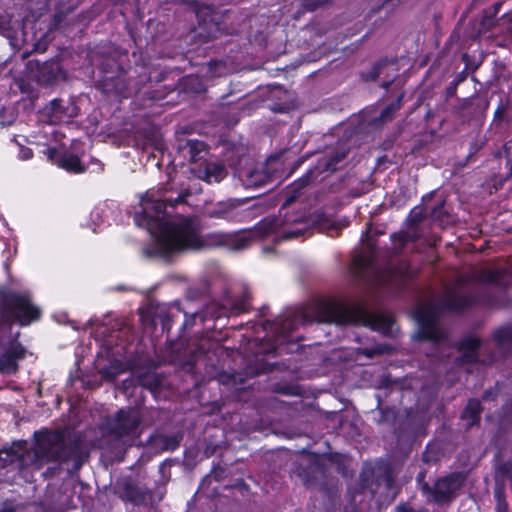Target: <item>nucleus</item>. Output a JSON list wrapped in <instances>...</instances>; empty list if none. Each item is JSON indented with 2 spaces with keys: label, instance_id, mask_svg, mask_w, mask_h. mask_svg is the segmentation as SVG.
<instances>
[{
  "label": "nucleus",
  "instance_id": "obj_1",
  "mask_svg": "<svg viewBox=\"0 0 512 512\" xmlns=\"http://www.w3.org/2000/svg\"><path fill=\"white\" fill-rule=\"evenodd\" d=\"M189 193L176 198H166L157 192L148 191L140 201L141 210L135 212L137 226L144 227L154 237L151 246L143 248L146 257H161L170 261L173 255L202 247V226L197 217L178 216L168 220L166 207L184 203Z\"/></svg>",
  "mask_w": 512,
  "mask_h": 512
},
{
  "label": "nucleus",
  "instance_id": "obj_2",
  "mask_svg": "<svg viewBox=\"0 0 512 512\" xmlns=\"http://www.w3.org/2000/svg\"><path fill=\"white\" fill-rule=\"evenodd\" d=\"M35 447L30 449L26 443L12 447V456L21 468L40 469L45 463H54L49 469L52 474L66 471L69 475L78 472L89 458V451L82 440L75 434L62 431H36Z\"/></svg>",
  "mask_w": 512,
  "mask_h": 512
},
{
  "label": "nucleus",
  "instance_id": "obj_3",
  "mask_svg": "<svg viewBox=\"0 0 512 512\" xmlns=\"http://www.w3.org/2000/svg\"><path fill=\"white\" fill-rule=\"evenodd\" d=\"M0 373L14 374L17 361L24 358L25 348L18 342L19 332L12 333L13 321L30 324L40 318V309L31 303L28 293L0 289Z\"/></svg>",
  "mask_w": 512,
  "mask_h": 512
},
{
  "label": "nucleus",
  "instance_id": "obj_4",
  "mask_svg": "<svg viewBox=\"0 0 512 512\" xmlns=\"http://www.w3.org/2000/svg\"><path fill=\"white\" fill-rule=\"evenodd\" d=\"M477 301L471 294H463L457 290H447L443 298L437 304L427 303L418 307L415 311V319L418 322V337L432 342L434 345L446 344L447 336L444 329L438 323L439 313L442 311H460Z\"/></svg>",
  "mask_w": 512,
  "mask_h": 512
},
{
  "label": "nucleus",
  "instance_id": "obj_5",
  "mask_svg": "<svg viewBox=\"0 0 512 512\" xmlns=\"http://www.w3.org/2000/svg\"><path fill=\"white\" fill-rule=\"evenodd\" d=\"M308 232V224L292 214H280L264 218L253 229L244 231L238 235H219L222 243H230L233 250L246 248L251 240L265 238L275 235V239L292 240L298 239Z\"/></svg>",
  "mask_w": 512,
  "mask_h": 512
},
{
  "label": "nucleus",
  "instance_id": "obj_6",
  "mask_svg": "<svg viewBox=\"0 0 512 512\" xmlns=\"http://www.w3.org/2000/svg\"><path fill=\"white\" fill-rule=\"evenodd\" d=\"M321 321L337 325H365L384 335L392 334L394 321L384 315L373 314L364 308H349L343 303L331 302L322 308Z\"/></svg>",
  "mask_w": 512,
  "mask_h": 512
},
{
  "label": "nucleus",
  "instance_id": "obj_7",
  "mask_svg": "<svg viewBox=\"0 0 512 512\" xmlns=\"http://www.w3.org/2000/svg\"><path fill=\"white\" fill-rule=\"evenodd\" d=\"M140 423L141 417L136 409H120L105 419L102 430L113 441V448L120 450L139 435Z\"/></svg>",
  "mask_w": 512,
  "mask_h": 512
},
{
  "label": "nucleus",
  "instance_id": "obj_8",
  "mask_svg": "<svg viewBox=\"0 0 512 512\" xmlns=\"http://www.w3.org/2000/svg\"><path fill=\"white\" fill-rule=\"evenodd\" d=\"M349 154V148L345 144H340L332 150L326 152L317 161L314 171H310L305 177L301 178L293 185V195L286 199V204L291 203L296 198L300 189L304 188L314 177L315 174L333 173L342 168L344 161Z\"/></svg>",
  "mask_w": 512,
  "mask_h": 512
},
{
  "label": "nucleus",
  "instance_id": "obj_9",
  "mask_svg": "<svg viewBox=\"0 0 512 512\" xmlns=\"http://www.w3.org/2000/svg\"><path fill=\"white\" fill-rule=\"evenodd\" d=\"M305 317L302 314L295 313L284 318H278L274 321L267 320L262 324L266 332L265 338L269 341L265 353H272L277 350L278 344L283 342L300 323H304Z\"/></svg>",
  "mask_w": 512,
  "mask_h": 512
},
{
  "label": "nucleus",
  "instance_id": "obj_10",
  "mask_svg": "<svg viewBox=\"0 0 512 512\" xmlns=\"http://www.w3.org/2000/svg\"><path fill=\"white\" fill-rule=\"evenodd\" d=\"M248 296L244 295L242 298L235 301H228L227 304H219V303H211L206 307V309L202 312H193L188 315L185 312V321L183 322L181 328H186L187 326H192L196 318H200L201 321H205L208 317L219 319L221 317H226L233 314H240L245 312L247 309Z\"/></svg>",
  "mask_w": 512,
  "mask_h": 512
},
{
  "label": "nucleus",
  "instance_id": "obj_11",
  "mask_svg": "<svg viewBox=\"0 0 512 512\" xmlns=\"http://www.w3.org/2000/svg\"><path fill=\"white\" fill-rule=\"evenodd\" d=\"M425 219L426 215L423 208H415L410 212L407 218L408 230L406 232L394 233L391 235L395 254L400 253L407 242H414L426 236L423 229V222Z\"/></svg>",
  "mask_w": 512,
  "mask_h": 512
},
{
  "label": "nucleus",
  "instance_id": "obj_12",
  "mask_svg": "<svg viewBox=\"0 0 512 512\" xmlns=\"http://www.w3.org/2000/svg\"><path fill=\"white\" fill-rule=\"evenodd\" d=\"M465 481L466 475L463 472L448 474L434 483L427 499L436 503L449 502L456 496Z\"/></svg>",
  "mask_w": 512,
  "mask_h": 512
},
{
  "label": "nucleus",
  "instance_id": "obj_13",
  "mask_svg": "<svg viewBox=\"0 0 512 512\" xmlns=\"http://www.w3.org/2000/svg\"><path fill=\"white\" fill-rule=\"evenodd\" d=\"M489 106V101L482 96L459 99L453 112L463 121L482 117Z\"/></svg>",
  "mask_w": 512,
  "mask_h": 512
},
{
  "label": "nucleus",
  "instance_id": "obj_14",
  "mask_svg": "<svg viewBox=\"0 0 512 512\" xmlns=\"http://www.w3.org/2000/svg\"><path fill=\"white\" fill-rule=\"evenodd\" d=\"M238 177L245 188H260L271 183L273 175L264 165H257L239 171Z\"/></svg>",
  "mask_w": 512,
  "mask_h": 512
},
{
  "label": "nucleus",
  "instance_id": "obj_15",
  "mask_svg": "<svg viewBox=\"0 0 512 512\" xmlns=\"http://www.w3.org/2000/svg\"><path fill=\"white\" fill-rule=\"evenodd\" d=\"M196 178L209 184L221 182L228 174L226 166L218 161L205 160L197 167L192 168Z\"/></svg>",
  "mask_w": 512,
  "mask_h": 512
},
{
  "label": "nucleus",
  "instance_id": "obj_16",
  "mask_svg": "<svg viewBox=\"0 0 512 512\" xmlns=\"http://www.w3.org/2000/svg\"><path fill=\"white\" fill-rule=\"evenodd\" d=\"M397 77L398 69L396 67V62L385 59L376 63L365 79L371 81L381 80V87L388 89Z\"/></svg>",
  "mask_w": 512,
  "mask_h": 512
},
{
  "label": "nucleus",
  "instance_id": "obj_17",
  "mask_svg": "<svg viewBox=\"0 0 512 512\" xmlns=\"http://www.w3.org/2000/svg\"><path fill=\"white\" fill-rule=\"evenodd\" d=\"M115 493L124 501L135 505H141L146 502V491L128 479H122L115 485Z\"/></svg>",
  "mask_w": 512,
  "mask_h": 512
},
{
  "label": "nucleus",
  "instance_id": "obj_18",
  "mask_svg": "<svg viewBox=\"0 0 512 512\" xmlns=\"http://www.w3.org/2000/svg\"><path fill=\"white\" fill-rule=\"evenodd\" d=\"M481 349V342L476 337H467L463 339L458 348V355L456 356V363L459 366L465 364H472L479 361V352Z\"/></svg>",
  "mask_w": 512,
  "mask_h": 512
},
{
  "label": "nucleus",
  "instance_id": "obj_19",
  "mask_svg": "<svg viewBox=\"0 0 512 512\" xmlns=\"http://www.w3.org/2000/svg\"><path fill=\"white\" fill-rule=\"evenodd\" d=\"M241 201L237 199H228L220 201L205 210V214L210 218L233 220L238 216V207Z\"/></svg>",
  "mask_w": 512,
  "mask_h": 512
},
{
  "label": "nucleus",
  "instance_id": "obj_20",
  "mask_svg": "<svg viewBox=\"0 0 512 512\" xmlns=\"http://www.w3.org/2000/svg\"><path fill=\"white\" fill-rule=\"evenodd\" d=\"M60 64L56 60L45 61L42 64L37 63L36 79L39 84L50 85L59 79H64Z\"/></svg>",
  "mask_w": 512,
  "mask_h": 512
},
{
  "label": "nucleus",
  "instance_id": "obj_21",
  "mask_svg": "<svg viewBox=\"0 0 512 512\" xmlns=\"http://www.w3.org/2000/svg\"><path fill=\"white\" fill-rule=\"evenodd\" d=\"M178 150L183 158L191 163L204 162L206 160V145L197 139H190L180 143Z\"/></svg>",
  "mask_w": 512,
  "mask_h": 512
},
{
  "label": "nucleus",
  "instance_id": "obj_22",
  "mask_svg": "<svg viewBox=\"0 0 512 512\" xmlns=\"http://www.w3.org/2000/svg\"><path fill=\"white\" fill-rule=\"evenodd\" d=\"M47 154L55 164L68 172L83 173L86 170L79 157L72 153H64L62 155H58L55 149L49 148L47 150Z\"/></svg>",
  "mask_w": 512,
  "mask_h": 512
},
{
  "label": "nucleus",
  "instance_id": "obj_23",
  "mask_svg": "<svg viewBox=\"0 0 512 512\" xmlns=\"http://www.w3.org/2000/svg\"><path fill=\"white\" fill-rule=\"evenodd\" d=\"M352 273L359 280H366L369 273L378 274L376 268L373 251L369 254H358L353 258L351 265Z\"/></svg>",
  "mask_w": 512,
  "mask_h": 512
},
{
  "label": "nucleus",
  "instance_id": "obj_24",
  "mask_svg": "<svg viewBox=\"0 0 512 512\" xmlns=\"http://www.w3.org/2000/svg\"><path fill=\"white\" fill-rule=\"evenodd\" d=\"M183 434L177 432L172 435L156 434L150 438V445L157 450L161 451H174L182 441Z\"/></svg>",
  "mask_w": 512,
  "mask_h": 512
},
{
  "label": "nucleus",
  "instance_id": "obj_25",
  "mask_svg": "<svg viewBox=\"0 0 512 512\" xmlns=\"http://www.w3.org/2000/svg\"><path fill=\"white\" fill-rule=\"evenodd\" d=\"M206 342L199 344L196 348H185L183 352H178L174 357L175 361H178L183 367L191 368L195 362L204 356L208 350L206 348Z\"/></svg>",
  "mask_w": 512,
  "mask_h": 512
},
{
  "label": "nucleus",
  "instance_id": "obj_26",
  "mask_svg": "<svg viewBox=\"0 0 512 512\" xmlns=\"http://www.w3.org/2000/svg\"><path fill=\"white\" fill-rule=\"evenodd\" d=\"M402 99L403 94L398 95L397 99L385 107L378 117L369 120V125L377 128L382 126L384 123L391 121L394 118L396 111L400 109Z\"/></svg>",
  "mask_w": 512,
  "mask_h": 512
},
{
  "label": "nucleus",
  "instance_id": "obj_27",
  "mask_svg": "<svg viewBox=\"0 0 512 512\" xmlns=\"http://www.w3.org/2000/svg\"><path fill=\"white\" fill-rule=\"evenodd\" d=\"M494 340L503 356L512 354V327L506 326L498 329L494 334Z\"/></svg>",
  "mask_w": 512,
  "mask_h": 512
},
{
  "label": "nucleus",
  "instance_id": "obj_28",
  "mask_svg": "<svg viewBox=\"0 0 512 512\" xmlns=\"http://www.w3.org/2000/svg\"><path fill=\"white\" fill-rule=\"evenodd\" d=\"M482 406L479 400L471 399L462 414V419L466 422V428H471L480 421Z\"/></svg>",
  "mask_w": 512,
  "mask_h": 512
},
{
  "label": "nucleus",
  "instance_id": "obj_29",
  "mask_svg": "<svg viewBox=\"0 0 512 512\" xmlns=\"http://www.w3.org/2000/svg\"><path fill=\"white\" fill-rule=\"evenodd\" d=\"M429 219L440 228H444L454 222V217L445 209L444 202H440L431 209Z\"/></svg>",
  "mask_w": 512,
  "mask_h": 512
},
{
  "label": "nucleus",
  "instance_id": "obj_30",
  "mask_svg": "<svg viewBox=\"0 0 512 512\" xmlns=\"http://www.w3.org/2000/svg\"><path fill=\"white\" fill-rule=\"evenodd\" d=\"M315 222L322 231H326L331 237L337 236L338 232L347 226V222L339 223L326 214L317 215Z\"/></svg>",
  "mask_w": 512,
  "mask_h": 512
},
{
  "label": "nucleus",
  "instance_id": "obj_31",
  "mask_svg": "<svg viewBox=\"0 0 512 512\" xmlns=\"http://www.w3.org/2000/svg\"><path fill=\"white\" fill-rule=\"evenodd\" d=\"M125 364L118 359L109 361V364L100 368L99 373L103 381L113 382L123 372H125Z\"/></svg>",
  "mask_w": 512,
  "mask_h": 512
},
{
  "label": "nucleus",
  "instance_id": "obj_32",
  "mask_svg": "<svg viewBox=\"0 0 512 512\" xmlns=\"http://www.w3.org/2000/svg\"><path fill=\"white\" fill-rule=\"evenodd\" d=\"M192 4V9L196 15L200 18L203 17V21H209L216 25L217 29H220L219 17L214 13L213 8L210 5H204L205 2H189Z\"/></svg>",
  "mask_w": 512,
  "mask_h": 512
},
{
  "label": "nucleus",
  "instance_id": "obj_33",
  "mask_svg": "<svg viewBox=\"0 0 512 512\" xmlns=\"http://www.w3.org/2000/svg\"><path fill=\"white\" fill-rule=\"evenodd\" d=\"M136 382L151 393H156L162 385L163 378L154 372H148L140 375Z\"/></svg>",
  "mask_w": 512,
  "mask_h": 512
},
{
  "label": "nucleus",
  "instance_id": "obj_34",
  "mask_svg": "<svg viewBox=\"0 0 512 512\" xmlns=\"http://www.w3.org/2000/svg\"><path fill=\"white\" fill-rule=\"evenodd\" d=\"M173 309H175L178 313L181 312L179 305L174 304L169 309H160L157 313V317L161 320L162 329L164 331H170L171 324L174 321V318L176 317V315L172 313Z\"/></svg>",
  "mask_w": 512,
  "mask_h": 512
},
{
  "label": "nucleus",
  "instance_id": "obj_35",
  "mask_svg": "<svg viewBox=\"0 0 512 512\" xmlns=\"http://www.w3.org/2000/svg\"><path fill=\"white\" fill-rule=\"evenodd\" d=\"M46 112L51 116L53 121H60L66 115L63 102L60 99H53L46 107Z\"/></svg>",
  "mask_w": 512,
  "mask_h": 512
},
{
  "label": "nucleus",
  "instance_id": "obj_36",
  "mask_svg": "<svg viewBox=\"0 0 512 512\" xmlns=\"http://www.w3.org/2000/svg\"><path fill=\"white\" fill-rule=\"evenodd\" d=\"M147 81V77H142L140 81L130 80L126 86L119 88L116 87L119 95L123 97H128L134 93H138L141 89V86Z\"/></svg>",
  "mask_w": 512,
  "mask_h": 512
},
{
  "label": "nucleus",
  "instance_id": "obj_37",
  "mask_svg": "<svg viewBox=\"0 0 512 512\" xmlns=\"http://www.w3.org/2000/svg\"><path fill=\"white\" fill-rule=\"evenodd\" d=\"M393 348L387 344H377L371 348H364L363 354L372 358L374 355L390 354Z\"/></svg>",
  "mask_w": 512,
  "mask_h": 512
},
{
  "label": "nucleus",
  "instance_id": "obj_38",
  "mask_svg": "<svg viewBox=\"0 0 512 512\" xmlns=\"http://www.w3.org/2000/svg\"><path fill=\"white\" fill-rule=\"evenodd\" d=\"M500 156H504L506 159V168L508 169L507 177L512 176V139L505 143L502 152H499Z\"/></svg>",
  "mask_w": 512,
  "mask_h": 512
},
{
  "label": "nucleus",
  "instance_id": "obj_39",
  "mask_svg": "<svg viewBox=\"0 0 512 512\" xmlns=\"http://www.w3.org/2000/svg\"><path fill=\"white\" fill-rule=\"evenodd\" d=\"M465 79H466V75L464 73H460V74L456 75L454 80L446 88L447 98L455 96L458 85L460 83H462Z\"/></svg>",
  "mask_w": 512,
  "mask_h": 512
},
{
  "label": "nucleus",
  "instance_id": "obj_40",
  "mask_svg": "<svg viewBox=\"0 0 512 512\" xmlns=\"http://www.w3.org/2000/svg\"><path fill=\"white\" fill-rule=\"evenodd\" d=\"M502 488H496L494 492V497L497 500V506L496 509L498 512H507L508 505L504 500V493Z\"/></svg>",
  "mask_w": 512,
  "mask_h": 512
},
{
  "label": "nucleus",
  "instance_id": "obj_41",
  "mask_svg": "<svg viewBox=\"0 0 512 512\" xmlns=\"http://www.w3.org/2000/svg\"><path fill=\"white\" fill-rule=\"evenodd\" d=\"M416 481L418 483V486L420 488V490L422 491V493L428 497L429 493L431 492V487L428 482L425 481V472L424 471H421L418 473L417 477H416Z\"/></svg>",
  "mask_w": 512,
  "mask_h": 512
},
{
  "label": "nucleus",
  "instance_id": "obj_42",
  "mask_svg": "<svg viewBox=\"0 0 512 512\" xmlns=\"http://www.w3.org/2000/svg\"><path fill=\"white\" fill-rule=\"evenodd\" d=\"M501 4V2H495L489 10L485 11V18L489 21L496 18L500 11Z\"/></svg>",
  "mask_w": 512,
  "mask_h": 512
},
{
  "label": "nucleus",
  "instance_id": "obj_43",
  "mask_svg": "<svg viewBox=\"0 0 512 512\" xmlns=\"http://www.w3.org/2000/svg\"><path fill=\"white\" fill-rule=\"evenodd\" d=\"M507 104H508L507 100H504V99L500 100V103H499V105L496 108L495 113H494L496 119H498V120H502L503 119V117H504V115L506 113Z\"/></svg>",
  "mask_w": 512,
  "mask_h": 512
},
{
  "label": "nucleus",
  "instance_id": "obj_44",
  "mask_svg": "<svg viewBox=\"0 0 512 512\" xmlns=\"http://www.w3.org/2000/svg\"><path fill=\"white\" fill-rule=\"evenodd\" d=\"M310 463H311V470L313 473H317V474L324 476V473H325L324 467L319 462L318 458H316V457L311 458Z\"/></svg>",
  "mask_w": 512,
  "mask_h": 512
},
{
  "label": "nucleus",
  "instance_id": "obj_45",
  "mask_svg": "<svg viewBox=\"0 0 512 512\" xmlns=\"http://www.w3.org/2000/svg\"><path fill=\"white\" fill-rule=\"evenodd\" d=\"M380 417L378 418V423L388 422L391 417L394 416V412L392 410H382L379 409Z\"/></svg>",
  "mask_w": 512,
  "mask_h": 512
},
{
  "label": "nucleus",
  "instance_id": "obj_46",
  "mask_svg": "<svg viewBox=\"0 0 512 512\" xmlns=\"http://www.w3.org/2000/svg\"><path fill=\"white\" fill-rule=\"evenodd\" d=\"M65 14L63 13L62 7L58 9V11L54 15V25L59 26L64 22Z\"/></svg>",
  "mask_w": 512,
  "mask_h": 512
},
{
  "label": "nucleus",
  "instance_id": "obj_47",
  "mask_svg": "<svg viewBox=\"0 0 512 512\" xmlns=\"http://www.w3.org/2000/svg\"><path fill=\"white\" fill-rule=\"evenodd\" d=\"M501 19L506 20L508 23H510V26L508 27V33L512 37V12L510 13H504L500 17Z\"/></svg>",
  "mask_w": 512,
  "mask_h": 512
},
{
  "label": "nucleus",
  "instance_id": "obj_48",
  "mask_svg": "<svg viewBox=\"0 0 512 512\" xmlns=\"http://www.w3.org/2000/svg\"><path fill=\"white\" fill-rule=\"evenodd\" d=\"M497 396V392L494 391V390H488V391H485L484 394H483V400L485 401H489V400H494Z\"/></svg>",
  "mask_w": 512,
  "mask_h": 512
},
{
  "label": "nucleus",
  "instance_id": "obj_49",
  "mask_svg": "<svg viewBox=\"0 0 512 512\" xmlns=\"http://www.w3.org/2000/svg\"><path fill=\"white\" fill-rule=\"evenodd\" d=\"M399 512H416L409 504L404 503L397 507Z\"/></svg>",
  "mask_w": 512,
  "mask_h": 512
},
{
  "label": "nucleus",
  "instance_id": "obj_50",
  "mask_svg": "<svg viewBox=\"0 0 512 512\" xmlns=\"http://www.w3.org/2000/svg\"><path fill=\"white\" fill-rule=\"evenodd\" d=\"M319 3L320 2H309V5L307 7H309L311 10H315L318 7Z\"/></svg>",
  "mask_w": 512,
  "mask_h": 512
},
{
  "label": "nucleus",
  "instance_id": "obj_51",
  "mask_svg": "<svg viewBox=\"0 0 512 512\" xmlns=\"http://www.w3.org/2000/svg\"><path fill=\"white\" fill-rule=\"evenodd\" d=\"M30 157H32V151H31V150H29V149H28V150H26V151H24V158H25V159H28V158H30Z\"/></svg>",
  "mask_w": 512,
  "mask_h": 512
},
{
  "label": "nucleus",
  "instance_id": "obj_52",
  "mask_svg": "<svg viewBox=\"0 0 512 512\" xmlns=\"http://www.w3.org/2000/svg\"><path fill=\"white\" fill-rule=\"evenodd\" d=\"M497 356L495 354L490 356L489 363L496 361Z\"/></svg>",
  "mask_w": 512,
  "mask_h": 512
},
{
  "label": "nucleus",
  "instance_id": "obj_53",
  "mask_svg": "<svg viewBox=\"0 0 512 512\" xmlns=\"http://www.w3.org/2000/svg\"><path fill=\"white\" fill-rule=\"evenodd\" d=\"M433 355L439 358L444 357V354L442 352H435L433 353Z\"/></svg>",
  "mask_w": 512,
  "mask_h": 512
},
{
  "label": "nucleus",
  "instance_id": "obj_54",
  "mask_svg": "<svg viewBox=\"0 0 512 512\" xmlns=\"http://www.w3.org/2000/svg\"><path fill=\"white\" fill-rule=\"evenodd\" d=\"M307 484H309V485H314V482H313V480H312V479H307Z\"/></svg>",
  "mask_w": 512,
  "mask_h": 512
},
{
  "label": "nucleus",
  "instance_id": "obj_55",
  "mask_svg": "<svg viewBox=\"0 0 512 512\" xmlns=\"http://www.w3.org/2000/svg\"><path fill=\"white\" fill-rule=\"evenodd\" d=\"M95 163H97L98 166H101V163L98 162V160H95Z\"/></svg>",
  "mask_w": 512,
  "mask_h": 512
},
{
  "label": "nucleus",
  "instance_id": "obj_56",
  "mask_svg": "<svg viewBox=\"0 0 512 512\" xmlns=\"http://www.w3.org/2000/svg\"><path fill=\"white\" fill-rule=\"evenodd\" d=\"M95 163H97L98 166H101V163L98 162V160H95Z\"/></svg>",
  "mask_w": 512,
  "mask_h": 512
},
{
  "label": "nucleus",
  "instance_id": "obj_57",
  "mask_svg": "<svg viewBox=\"0 0 512 512\" xmlns=\"http://www.w3.org/2000/svg\"><path fill=\"white\" fill-rule=\"evenodd\" d=\"M95 163H97L98 166H101V163L98 162V160H95Z\"/></svg>",
  "mask_w": 512,
  "mask_h": 512
},
{
  "label": "nucleus",
  "instance_id": "obj_58",
  "mask_svg": "<svg viewBox=\"0 0 512 512\" xmlns=\"http://www.w3.org/2000/svg\"><path fill=\"white\" fill-rule=\"evenodd\" d=\"M90 388H93L94 385L93 384H87Z\"/></svg>",
  "mask_w": 512,
  "mask_h": 512
}]
</instances>
